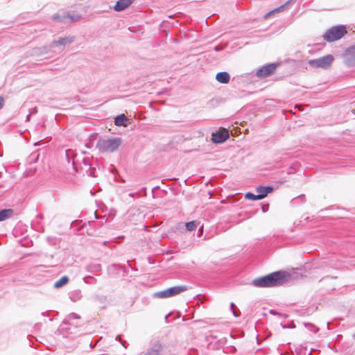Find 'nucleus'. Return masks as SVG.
<instances>
[{
    "mask_svg": "<svg viewBox=\"0 0 355 355\" xmlns=\"http://www.w3.org/2000/svg\"><path fill=\"white\" fill-rule=\"evenodd\" d=\"M290 277L288 272L279 270L257 277L252 280L251 284L257 288H272L284 284Z\"/></svg>",
    "mask_w": 355,
    "mask_h": 355,
    "instance_id": "1",
    "label": "nucleus"
},
{
    "mask_svg": "<svg viewBox=\"0 0 355 355\" xmlns=\"http://www.w3.org/2000/svg\"><path fill=\"white\" fill-rule=\"evenodd\" d=\"M66 159L69 164L71 161V165L76 172L78 171V167H80L82 170L85 171V168H91L92 167V162L89 157H83L81 161L82 163H79V159L77 155L75 154L74 151L71 149L66 150L65 151Z\"/></svg>",
    "mask_w": 355,
    "mask_h": 355,
    "instance_id": "2",
    "label": "nucleus"
},
{
    "mask_svg": "<svg viewBox=\"0 0 355 355\" xmlns=\"http://www.w3.org/2000/svg\"><path fill=\"white\" fill-rule=\"evenodd\" d=\"M122 141L119 137L99 139L96 147L101 153H113L121 145Z\"/></svg>",
    "mask_w": 355,
    "mask_h": 355,
    "instance_id": "3",
    "label": "nucleus"
},
{
    "mask_svg": "<svg viewBox=\"0 0 355 355\" xmlns=\"http://www.w3.org/2000/svg\"><path fill=\"white\" fill-rule=\"evenodd\" d=\"M345 34H347L345 26H336L327 31L324 35V38L326 41L331 42L341 39Z\"/></svg>",
    "mask_w": 355,
    "mask_h": 355,
    "instance_id": "4",
    "label": "nucleus"
},
{
    "mask_svg": "<svg viewBox=\"0 0 355 355\" xmlns=\"http://www.w3.org/2000/svg\"><path fill=\"white\" fill-rule=\"evenodd\" d=\"M188 289L187 286H175L166 290L155 293L153 296L157 298H167L178 295Z\"/></svg>",
    "mask_w": 355,
    "mask_h": 355,
    "instance_id": "5",
    "label": "nucleus"
},
{
    "mask_svg": "<svg viewBox=\"0 0 355 355\" xmlns=\"http://www.w3.org/2000/svg\"><path fill=\"white\" fill-rule=\"evenodd\" d=\"M334 58L331 55H326L317 59L309 60L308 64L313 68L327 69L332 63Z\"/></svg>",
    "mask_w": 355,
    "mask_h": 355,
    "instance_id": "6",
    "label": "nucleus"
},
{
    "mask_svg": "<svg viewBox=\"0 0 355 355\" xmlns=\"http://www.w3.org/2000/svg\"><path fill=\"white\" fill-rule=\"evenodd\" d=\"M75 41V36H67V37H60L57 40H54L50 44V48L53 49L54 52L56 50L55 49H58V51H62L65 46L70 45Z\"/></svg>",
    "mask_w": 355,
    "mask_h": 355,
    "instance_id": "7",
    "label": "nucleus"
},
{
    "mask_svg": "<svg viewBox=\"0 0 355 355\" xmlns=\"http://www.w3.org/2000/svg\"><path fill=\"white\" fill-rule=\"evenodd\" d=\"M343 62L348 67L355 65V44L347 48L343 54Z\"/></svg>",
    "mask_w": 355,
    "mask_h": 355,
    "instance_id": "8",
    "label": "nucleus"
},
{
    "mask_svg": "<svg viewBox=\"0 0 355 355\" xmlns=\"http://www.w3.org/2000/svg\"><path fill=\"white\" fill-rule=\"evenodd\" d=\"M277 66V64L276 63L268 64L260 68L257 71L256 75L259 78H266L273 73Z\"/></svg>",
    "mask_w": 355,
    "mask_h": 355,
    "instance_id": "9",
    "label": "nucleus"
},
{
    "mask_svg": "<svg viewBox=\"0 0 355 355\" xmlns=\"http://www.w3.org/2000/svg\"><path fill=\"white\" fill-rule=\"evenodd\" d=\"M229 138L227 132L218 131L212 134L211 141L214 144H222Z\"/></svg>",
    "mask_w": 355,
    "mask_h": 355,
    "instance_id": "10",
    "label": "nucleus"
},
{
    "mask_svg": "<svg viewBox=\"0 0 355 355\" xmlns=\"http://www.w3.org/2000/svg\"><path fill=\"white\" fill-rule=\"evenodd\" d=\"M274 190L273 187L272 186H259L257 187L256 191L259 194L260 199H263L267 196V195Z\"/></svg>",
    "mask_w": 355,
    "mask_h": 355,
    "instance_id": "11",
    "label": "nucleus"
},
{
    "mask_svg": "<svg viewBox=\"0 0 355 355\" xmlns=\"http://www.w3.org/2000/svg\"><path fill=\"white\" fill-rule=\"evenodd\" d=\"M80 318V315L75 313H69L64 320L62 324L66 325H71L74 327H77L79 324L77 322H73V320H79Z\"/></svg>",
    "mask_w": 355,
    "mask_h": 355,
    "instance_id": "12",
    "label": "nucleus"
},
{
    "mask_svg": "<svg viewBox=\"0 0 355 355\" xmlns=\"http://www.w3.org/2000/svg\"><path fill=\"white\" fill-rule=\"evenodd\" d=\"M132 3V0H118L114 6V9L117 12L124 10Z\"/></svg>",
    "mask_w": 355,
    "mask_h": 355,
    "instance_id": "13",
    "label": "nucleus"
},
{
    "mask_svg": "<svg viewBox=\"0 0 355 355\" xmlns=\"http://www.w3.org/2000/svg\"><path fill=\"white\" fill-rule=\"evenodd\" d=\"M128 119L124 114L117 115L114 119V124L116 126L126 127L128 125Z\"/></svg>",
    "mask_w": 355,
    "mask_h": 355,
    "instance_id": "14",
    "label": "nucleus"
},
{
    "mask_svg": "<svg viewBox=\"0 0 355 355\" xmlns=\"http://www.w3.org/2000/svg\"><path fill=\"white\" fill-rule=\"evenodd\" d=\"M216 80L223 84H227L230 82V76L226 71L218 72L216 76Z\"/></svg>",
    "mask_w": 355,
    "mask_h": 355,
    "instance_id": "15",
    "label": "nucleus"
},
{
    "mask_svg": "<svg viewBox=\"0 0 355 355\" xmlns=\"http://www.w3.org/2000/svg\"><path fill=\"white\" fill-rule=\"evenodd\" d=\"M162 348V345L159 343H157L143 355H158Z\"/></svg>",
    "mask_w": 355,
    "mask_h": 355,
    "instance_id": "16",
    "label": "nucleus"
},
{
    "mask_svg": "<svg viewBox=\"0 0 355 355\" xmlns=\"http://www.w3.org/2000/svg\"><path fill=\"white\" fill-rule=\"evenodd\" d=\"M13 214L12 209H4L0 211V221H3L7 218H10Z\"/></svg>",
    "mask_w": 355,
    "mask_h": 355,
    "instance_id": "17",
    "label": "nucleus"
},
{
    "mask_svg": "<svg viewBox=\"0 0 355 355\" xmlns=\"http://www.w3.org/2000/svg\"><path fill=\"white\" fill-rule=\"evenodd\" d=\"M70 300L73 302H78L82 298L81 291L80 290H74L69 293Z\"/></svg>",
    "mask_w": 355,
    "mask_h": 355,
    "instance_id": "18",
    "label": "nucleus"
},
{
    "mask_svg": "<svg viewBox=\"0 0 355 355\" xmlns=\"http://www.w3.org/2000/svg\"><path fill=\"white\" fill-rule=\"evenodd\" d=\"M87 270L89 272H96L101 270V266L99 263H90L86 267Z\"/></svg>",
    "mask_w": 355,
    "mask_h": 355,
    "instance_id": "19",
    "label": "nucleus"
},
{
    "mask_svg": "<svg viewBox=\"0 0 355 355\" xmlns=\"http://www.w3.org/2000/svg\"><path fill=\"white\" fill-rule=\"evenodd\" d=\"M295 0H288L286 2H285L283 5H281L280 6L275 8L272 11H273V13L275 12H283L284 11L287 7L291 3L295 2Z\"/></svg>",
    "mask_w": 355,
    "mask_h": 355,
    "instance_id": "20",
    "label": "nucleus"
},
{
    "mask_svg": "<svg viewBox=\"0 0 355 355\" xmlns=\"http://www.w3.org/2000/svg\"><path fill=\"white\" fill-rule=\"evenodd\" d=\"M68 282L69 277L67 276H63L59 280L55 282L54 287L56 288H61L64 285L67 284Z\"/></svg>",
    "mask_w": 355,
    "mask_h": 355,
    "instance_id": "21",
    "label": "nucleus"
},
{
    "mask_svg": "<svg viewBox=\"0 0 355 355\" xmlns=\"http://www.w3.org/2000/svg\"><path fill=\"white\" fill-rule=\"evenodd\" d=\"M245 198L248 200H261L259 196V194L257 193V194H254L253 193H251V192H248L245 194Z\"/></svg>",
    "mask_w": 355,
    "mask_h": 355,
    "instance_id": "22",
    "label": "nucleus"
},
{
    "mask_svg": "<svg viewBox=\"0 0 355 355\" xmlns=\"http://www.w3.org/2000/svg\"><path fill=\"white\" fill-rule=\"evenodd\" d=\"M85 173L89 176H91V177H96L97 176L96 174V168L94 166V161L92 162V167L89 169L85 168Z\"/></svg>",
    "mask_w": 355,
    "mask_h": 355,
    "instance_id": "23",
    "label": "nucleus"
},
{
    "mask_svg": "<svg viewBox=\"0 0 355 355\" xmlns=\"http://www.w3.org/2000/svg\"><path fill=\"white\" fill-rule=\"evenodd\" d=\"M186 229L188 231H193L197 227L196 221H189L185 223Z\"/></svg>",
    "mask_w": 355,
    "mask_h": 355,
    "instance_id": "24",
    "label": "nucleus"
},
{
    "mask_svg": "<svg viewBox=\"0 0 355 355\" xmlns=\"http://www.w3.org/2000/svg\"><path fill=\"white\" fill-rule=\"evenodd\" d=\"M46 241L51 245H56L58 243V239L55 236H50L46 237Z\"/></svg>",
    "mask_w": 355,
    "mask_h": 355,
    "instance_id": "25",
    "label": "nucleus"
},
{
    "mask_svg": "<svg viewBox=\"0 0 355 355\" xmlns=\"http://www.w3.org/2000/svg\"><path fill=\"white\" fill-rule=\"evenodd\" d=\"M83 280L86 284H95L96 282V279L92 276H87L83 278Z\"/></svg>",
    "mask_w": 355,
    "mask_h": 355,
    "instance_id": "26",
    "label": "nucleus"
},
{
    "mask_svg": "<svg viewBox=\"0 0 355 355\" xmlns=\"http://www.w3.org/2000/svg\"><path fill=\"white\" fill-rule=\"evenodd\" d=\"M304 325L313 332H317L319 329L317 327L311 323H305Z\"/></svg>",
    "mask_w": 355,
    "mask_h": 355,
    "instance_id": "27",
    "label": "nucleus"
},
{
    "mask_svg": "<svg viewBox=\"0 0 355 355\" xmlns=\"http://www.w3.org/2000/svg\"><path fill=\"white\" fill-rule=\"evenodd\" d=\"M230 308L234 317L238 318L239 316V311H236L235 310V304L233 302L230 304Z\"/></svg>",
    "mask_w": 355,
    "mask_h": 355,
    "instance_id": "28",
    "label": "nucleus"
},
{
    "mask_svg": "<svg viewBox=\"0 0 355 355\" xmlns=\"http://www.w3.org/2000/svg\"><path fill=\"white\" fill-rule=\"evenodd\" d=\"M261 209L263 213L266 212L269 209V205L268 204H264L261 206Z\"/></svg>",
    "mask_w": 355,
    "mask_h": 355,
    "instance_id": "29",
    "label": "nucleus"
},
{
    "mask_svg": "<svg viewBox=\"0 0 355 355\" xmlns=\"http://www.w3.org/2000/svg\"><path fill=\"white\" fill-rule=\"evenodd\" d=\"M4 98L2 96H0V110L3 107Z\"/></svg>",
    "mask_w": 355,
    "mask_h": 355,
    "instance_id": "30",
    "label": "nucleus"
},
{
    "mask_svg": "<svg viewBox=\"0 0 355 355\" xmlns=\"http://www.w3.org/2000/svg\"><path fill=\"white\" fill-rule=\"evenodd\" d=\"M37 107H33V108H32V109L30 110L29 114H33L37 113Z\"/></svg>",
    "mask_w": 355,
    "mask_h": 355,
    "instance_id": "31",
    "label": "nucleus"
},
{
    "mask_svg": "<svg viewBox=\"0 0 355 355\" xmlns=\"http://www.w3.org/2000/svg\"><path fill=\"white\" fill-rule=\"evenodd\" d=\"M214 50H215L216 51H219L222 50V47H221L220 46H216L214 47Z\"/></svg>",
    "mask_w": 355,
    "mask_h": 355,
    "instance_id": "32",
    "label": "nucleus"
},
{
    "mask_svg": "<svg viewBox=\"0 0 355 355\" xmlns=\"http://www.w3.org/2000/svg\"><path fill=\"white\" fill-rule=\"evenodd\" d=\"M272 14H273V11H270L269 12H268L266 15H265V18H268L269 16H270Z\"/></svg>",
    "mask_w": 355,
    "mask_h": 355,
    "instance_id": "33",
    "label": "nucleus"
},
{
    "mask_svg": "<svg viewBox=\"0 0 355 355\" xmlns=\"http://www.w3.org/2000/svg\"><path fill=\"white\" fill-rule=\"evenodd\" d=\"M31 114H28L26 117V121H29L31 119Z\"/></svg>",
    "mask_w": 355,
    "mask_h": 355,
    "instance_id": "34",
    "label": "nucleus"
},
{
    "mask_svg": "<svg viewBox=\"0 0 355 355\" xmlns=\"http://www.w3.org/2000/svg\"><path fill=\"white\" fill-rule=\"evenodd\" d=\"M37 217L39 218H43L44 216L42 214H38L37 215Z\"/></svg>",
    "mask_w": 355,
    "mask_h": 355,
    "instance_id": "35",
    "label": "nucleus"
},
{
    "mask_svg": "<svg viewBox=\"0 0 355 355\" xmlns=\"http://www.w3.org/2000/svg\"><path fill=\"white\" fill-rule=\"evenodd\" d=\"M136 193H129V196L134 197L135 196Z\"/></svg>",
    "mask_w": 355,
    "mask_h": 355,
    "instance_id": "36",
    "label": "nucleus"
},
{
    "mask_svg": "<svg viewBox=\"0 0 355 355\" xmlns=\"http://www.w3.org/2000/svg\"><path fill=\"white\" fill-rule=\"evenodd\" d=\"M324 266H327V261H322V263L321 266L323 267Z\"/></svg>",
    "mask_w": 355,
    "mask_h": 355,
    "instance_id": "37",
    "label": "nucleus"
},
{
    "mask_svg": "<svg viewBox=\"0 0 355 355\" xmlns=\"http://www.w3.org/2000/svg\"><path fill=\"white\" fill-rule=\"evenodd\" d=\"M270 313L273 315H276V312L274 310H270Z\"/></svg>",
    "mask_w": 355,
    "mask_h": 355,
    "instance_id": "38",
    "label": "nucleus"
},
{
    "mask_svg": "<svg viewBox=\"0 0 355 355\" xmlns=\"http://www.w3.org/2000/svg\"><path fill=\"white\" fill-rule=\"evenodd\" d=\"M120 342H121V345H122L123 347H125V341H122V340H121Z\"/></svg>",
    "mask_w": 355,
    "mask_h": 355,
    "instance_id": "39",
    "label": "nucleus"
},
{
    "mask_svg": "<svg viewBox=\"0 0 355 355\" xmlns=\"http://www.w3.org/2000/svg\"><path fill=\"white\" fill-rule=\"evenodd\" d=\"M94 215H95V218L96 219H98V216L97 215V211H96L94 212Z\"/></svg>",
    "mask_w": 355,
    "mask_h": 355,
    "instance_id": "40",
    "label": "nucleus"
},
{
    "mask_svg": "<svg viewBox=\"0 0 355 355\" xmlns=\"http://www.w3.org/2000/svg\"><path fill=\"white\" fill-rule=\"evenodd\" d=\"M300 198L304 199L305 196L304 195H301L299 196Z\"/></svg>",
    "mask_w": 355,
    "mask_h": 355,
    "instance_id": "41",
    "label": "nucleus"
},
{
    "mask_svg": "<svg viewBox=\"0 0 355 355\" xmlns=\"http://www.w3.org/2000/svg\"><path fill=\"white\" fill-rule=\"evenodd\" d=\"M120 335H117V336L116 337V340H118L120 338Z\"/></svg>",
    "mask_w": 355,
    "mask_h": 355,
    "instance_id": "42",
    "label": "nucleus"
},
{
    "mask_svg": "<svg viewBox=\"0 0 355 355\" xmlns=\"http://www.w3.org/2000/svg\"><path fill=\"white\" fill-rule=\"evenodd\" d=\"M168 315H166L165 316V320H168Z\"/></svg>",
    "mask_w": 355,
    "mask_h": 355,
    "instance_id": "43",
    "label": "nucleus"
},
{
    "mask_svg": "<svg viewBox=\"0 0 355 355\" xmlns=\"http://www.w3.org/2000/svg\"><path fill=\"white\" fill-rule=\"evenodd\" d=\"M42 315L44 316L45 315V313H42Z\"/></svg>",
    "mask_w": 355,
    "mask_h": 355,
    "instance_id": "44",
    "label": "nucleus"
}]
</instances>
